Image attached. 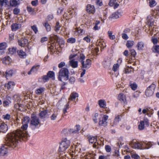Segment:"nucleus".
<instances>
[{"label": "nucleus", "mask_w": 159, "mask_h": 159, "mask_svg": "<svg viewBox=\"0 0 159 159\" xmlns=\"http://www.w3.org/2000/svg\"><path fill=\"white\" fill-rule=\"evenodd\" d=\"M19 132L15 131L7 135V139L6 140L5 144L2 145L0 148V156H4L8 152V147L14 148L17 146L18 143L16 139H15V137L20 134Z\"/></svg>", "instance_id": "nucleus-1"}, {"label": "nucleus", "mask_w": 159, "mask_h": 159, "mask_svg": "<svg viewBox=\"0 0 159 159\" xmlns=\"http://www.w3.org/2000/svg\"><path fill=\"white\" fill-rule=\"evenodd\" d=\"M30 118L29 117L26 116L24 118L22 119V125L21 126V128L23 130L19 129L16 130L14 131L10 134L12 133L15 131H16L17 132H19L20 134H18L15 137L14 139H16L18 143V141H25V139L28 137V133L26 132V130L28 127V124L30 122Z\"/></svg>", "instance_id": "nucleus-2"}, {"label": "nucleus", "mask_w": 159, "mask_h": 159, "mask_svg": "<svg viewBox=\"0 0 159 159\" xmlns=\"http://www.w3.org/2000/svg\"><path fill=\"white\" fill-rule=\"evenodd\" d=\"M30 127L33 130L39 128V125L40 124V120L37 116L34 114L31 115L30 120Z\"/></svg>", "instance_id": "nucleus-3"}, {"label": "nucleus", "mask_w": 159, "mask_h": 159, "mask_svg": "<svg viewBox=\"0 0 159 159\" xmlns=\"http://www.w3.org/2000/svg\"><path fill=\"white\" fill-rule=\"evenodd\" d=\"M58 74V79L59 81H62V78H64V80L66 81L69 79V71L67 68L65 67L61 68Z\"/></svg>", "instance_id": "nucleus-4"}, {"label": "nucleus", "mask_w": 159, "mask_h": 159, "mask_svg": "<svg viewBox=\"0 0 159 159\" xmlns=\"http://www.w3.org/2000/svg\"><path fill=\"white\" fill-rule=\"evenodd\" d=\"M70 141L65 138L62 140L60 143L59 151L63 152L65 151L70 146Z\"/></svg>", "instance_id": "nucleus-5"}, {"label": "nucleus", "mask_w": 159, "mask_h": 159, "mask_svg": "<svg viewBox=\"0 0 159 159\" xmlns=\"http://www.w3.org/2000/svg\"><path fill=\"white\" fill-rule=\"evenodd\" d=\"M156 88V85L153 83L147 87L145 92V95L147 97H151L153 95Z\"/></svg>", "instance_id": "nucleus-6"}, {"label": "nucleus", "mask_w": 159, "mask_h": 159, "mask_svg": "<svg viewBox=\"0 0 159 159\" xmlns=\"http://www.w3.org/2000/svg\"><path fill=\"white\" fill-rule=\"evenodd\" d=\"M150 124L148 119L147 118H144L142 120H140L139 124L138 125V128L140 130H142L144 128V125L146 127H148Z\"/></svg>", "instance_id": "nucleus-7"}, {"label": "nucleus", "mask_w": 159, "mask_h": 159, "mask_svg": "<svg viewBox=\"0 0 159 159\" xmlns=\"http://www.w3.org/2000/svg\"><path fill=\"white\" fill-rule=\"evenodd\" d=\"M49 39L50 41L52 43V44L49 47V48L51 49H52L54 48L55 41H56L57 42H58L59 39L57 35L54 34H51L49 37Z\"/></svg>", "instance_id": "nucleus-8"}, {"label": "nucleus", "mask_w": 159, "mask_h": 159, "mask_svg": "<svg viewBox=\"0 0 159 159\" xmlns=\"http://www.w3.org/2000/svg\"><path fill=\"white\" fill-rule=\"evenodd\" d=\"M98 104L101 108H103L105 109V113H108L110 112V110L109 108L106 107V102L105 100L103 99H100L98 101Z\"/></svg>", "instance_id": "nucleus-9"}, {"label": "nucleus", "mask_w": 159, "mask_h": 159, "mask_svg": "<svg viewBox=\"0 0 159 159\" xmlns=\"http://www.w3.org/2000/svg\"><path fill=\"white\" fill-rule=\"evenodd\" d=\"M109 116L107 115H104L102 117V119H99L98 122V125L99 126H103L104 127L106 126L107 124V121L108 119Z\"/></svg>", "instance_id": "nucleus-10"}, {"label": "nucleus", "mask_w": 159, "mask_h": 159, "mask_svg": "<svg viewBox=\"0 0 159 159\" xmlns=\"http://www.w3.org/2000/svg\"><path fill=\"white\" fill-rule=\"evenodd\" d=\"M154 20L151 16H148L147 17V24L148 27V30L150 32L152 30V31H155L154 29L152 28V26L153 25Z\"/></svg>", "instance_id": "nucleus-11"}, {"label": "nucleus", "mask_w": 159, "mask_h": 159, "mask_svg": "<svg viewBox=\"0 0 159 159\" xmlns=\"http://www.w3.org/2000/svg\"><path fill=\"white\" fill-rule=\"evenodd\" d=\"M156 144V143L152 142H147L146 141L142 142V149H149L152 146Z\"/></svg>", "instance_id": "nucleus-12"}, {"label": "nucleus", "mask_w": 159, "mask_h": 159, "mask_svg": "<svg viewBox=\"0 0 159 159\" xmlns=\"http://www.w3.org/2000/svg\"><path fill=\"white\" fill-rule=\"evenodd\" d=\"M131 147L134 149H142V142H132L129 144Z\"/></svg>", "instance_id": "nucleus-13"}, {"label": "nucleus", "mask_w": 159, "mask_h": 159, "mask_svg": "<svg viewBox=\"0 0 159 159\" xmlns=\"http://www.w3.org/2000/svg\"><path fill=\"white\" fill-rule=\"evenodd\" d=\"M18 44L19 46L21 47H27L28 45V40L25 38H21L18 40Z\"/></svg>", "instance_id": "nucleus-14"}, {"label": "nucleus", "mask_w": 159, "mask_h": 159, "mask_svg": "<svg viewBox=\"0 0 159 159\" xmlns=\"http://www.w3.org/2000/svg\"><path fill=\"white\" fill-rule=\"evenodd\" d=\"M86 10L90 14H93L95 13L96 11L94 6L91 4H88L87 5Z\"/></svg>", "instance_id": "nucleus-15"}, {"label": "nucleus", "mask_w": 159, "mask_h": 159, "mask_svg": "<svg viewBox=\"0 0 159 159\" xmlns=\"http://www.w3.org/2000/svg\"><path fill=\"white\" fill-rule=\"evenodd\" d=\"M81 63L82 68L89 69L91 66V60L90 59H88L86 60L85 63H84V61H83Z\"/></svg>", "instance_id": "nucleus-16"}, {"label": "nucleus", "mask_w": 159, "mask_h": 159, "mask_svg": "<svg viewBox=\"0 0 159 159\" xmlns=\"http://www.w3.org/2000/svg\"><path fill=\"white\" fill-rule=\"evenodd\" d=\"M48 110H44L41 111L39 114V116L41 119H44L46 118H48L49 114H48Z\"/></svg>", "instance_id": "nucleus-17"}, {"label": "nucleus", "mask_w": 159, "mask_h": 159, "mask_svg": "<svg viewBox=\"0 0 159 159\" xmlns=\"http://www.w3.org/2000/svg\"><path fill=\"white\" fill-rule=\"evenodd\" d=\"M8 129V127L7 124L4 122L0 124V132L6 133Z\"/></svg>", "instance_id": "nucleus-18"}, {"label": "nucleus", "mask_w": 159, "mask_h": 159, "mask_svg": "<svg viewBox=\"0 0 159 159\" xmlns=\"http://www.w3.org/2000/svg\"><path fill=\"white\" fill-rule=\"evenodd\" d=\"M80 129V126L79 125H76L75 126L74 129H70L68 130V132L70 134H75L78 133Z\"/></svg>", "instance_id": "nucleus-19"}, {"label": "nucleus", "mask_w": 159, "mask_h": 159, "mask_svg": "<svg viewBox=\"0 0 159 159\" xmlns=\"http://www.w3.org/2000/svg\"><path fill=\"white\" fill-rule=\"evenodd\" d=\"M21 27V25L20 23H15L12 24L11 26L12 31H15L20 29Z\"/></svg>", "instance_id": "nucleus-20"}, {"label": "nucleus", "mask_w": 159, "mask_h": 159, "mask_svg": "<svg viewBox=\"0 0 159 159\" xmlns=\"http://www.w3.org/2000/svg\"><path fill=\"white\" fill-rule=\"evenodd\" d=\"M40 66L39 65H36L34 66L31 69L30 71L28 72L29 75L31 74L32 72H36L39 69Z\"/></svg>", "instance_id": "nucleus-21"}, {"label": "nucleus", "mask_w": 159, "mask_h": 159, "mask_svg": "<svg viewBox=\"0 0 159 159\" xmlns=\"http://www.w3.org/2000/svg\"><path fill=\"white\" fill-rule=\"evenodd\" d=\"M118 99L122 103L126 104V96L123 93H121L119 94Z\"/></svg>", "instance_id": "nucleus-22"}, {"label": "nucleus", "mask_w": 159, "mask_h": 159, "mask_svg": "<svg viewBox=\"0 0 159 159\" xmlns=\"http://www.w3.org/2000/svg\"><path fill=\"white\" fill-rule=\"evenodd\" d=\"M18 55L21 58H25L27 56L26 52L22 50H18L17 51Z\"/></svg>", "instance_id": "nucleus-23"}, {"label": "nucleus", "mask_w": 159, "mask_h": 159, "mask_svg": "<svg viewBox=\"0 0 159 159\" xmlns=\"http://www.w3.org/2000/svg\"><path fill=\"white\" fill-rule=\"evenodd\" d=\"M144 44L143 42L142 41H139L137 43L136 47L138 50H142L144 47Z\"/></svg>", "instance_id": "nucleus-24"}, {"label": "nucleus", "mask_w": 159, "mask_h": 159, "mask_svg": "<svg viewBox=\"0 0 159 159\" xmlns=\"http://www.w3.org/2000/svg\"><path fill=\"white\" fill-rule=\"evenodd\" d=\"M13 70H8L5 72V76L7 79L8 78L11 77L13 74Z\"/></svg>", "instance_id": "nucleus-25"}, {"label": "nucleus", "mask_w": 159, "mask_h": 159, "mask_svg": "<svg viewBox=\"0 0 159 159\" xmlns=\"http://www.w3.org/2000/svg\"><path fill=\"white\" fill-rule=\"evenodd\" d=\"M78 97V93L76 92H73L71 93L68 99L69 100L73 101V100L75 99L76 97Z\"/></svg>", "instance_id": "nucleus-26"}, {"label": "nucleus", "mask_w": 159, "mask_h": 159, "mask_svg": "<svg viewBox=\"0 0 159 159\" xmlns=\"http://www.w3.org/2000/svg\"><path fill=\"white\" fill-rule=\"evenodd\" d=\"M120 16V13L117 11L112 13L110 17L113 19H117Z\"/></svg>", "instance_id": "nucleus-27"}, {"label": "nucleus", "mask_w": 159, "mask_h": 159, "mask_svg": "<svg viewBox=\"0 0 159 159\" xmlns=\"http://www.w3.org/2000/svg\"><path fill=\"white\" fill-rule=\"evenodd\" d=\"M20 3L17 0H10V6L16 7L19 5Z\"/></svg>", "instance_id": "nucleus-28"}, {"label": "nucleus", "mask_w": 159, "mask_h": 159, "mask_svg": "<svg viewBox=\"0 0 159 159\" xmlns=\"http://www.w3.org/2000/svg\"><path fill=\"white\" fill-rule=\"evenodd\" d=\"M88 139L89 142L91 143H95L97 141V137L96 136H89L88 137Z\"/></svg>", "instance_id": "nucleus-29"}, {"label": "nucleus", "mask_w": 159, "mask_h": 159, "mask_svg": "<svg viewBox=\"0 0 159 159\" xmlns=\"http://www.w3.org/2000/svg\"><path fill=\"white\" fill-rule=\"evenodd\" d=\"M122 117L121 115H116L114 119V124L116 125L117 124L119 121L121 120V118Z\"/></svg>", "instance_id": "nucleus-30"}, {"label": "nucleus", "mask_w": 159, "mask_h": 159, "mask_svg": "<svg viewBox=\"0 0 159 159\" xmlns=\"http://www.w3.org/2000/svg\"><path fill=\"white\" fill-rule=\"evenodd\" d=\"M61 26V24H60L59 21L57 22L54 28L55 31L56 32H58L60 30Z\"/></svg>", "instance_id": "nucleus-31"}, {"label": "nucleus", "mask_w": 159, "mask_h": 159, "mask_svg": "<svg viewBox=\"0 0 159 159\" xmlns=\"http://www.w3.org/2000/svg\"><path fill=\"white\" fill-rule=\"evenodd\" d=\"M70 66L73 68H77L78 66V63L77 61H74L72 60L70 61Z\"/></svg>", "instance_id": "nucleus-32"}, {"label": "nucleus", "mask_w": 159, "mask_h": 159, "mask_svg": "<svg viewBox=\"0 0 159 159\" xmlns=\"http://www.w3.org/2000/svg\"><path fill=\"white\" fill-rule=\"evenodd\" d=\"M43 26L45 28L47 32H49L51 30V25L47 22H45L43 23Z\"/></svg>", "instance_id": "nucleus-33"}, {"label": "nucleus", "mask_w": 159, "mask_h": 159, "mask_svg": "<svg viewBox=\"0 0 159 159\" xmlns=\"http://www.w3.org/2000/svg\"><path fill=\"white\" fill-rule=\"evenodd\" d=\"M134 42L133 40H127L126 45L128 48H131L134 45Z\"/></svg>", "instance_id": "nucleus-34"}, {"label": "nucleus", "mask_w": 159, "mask_h": 159, "mask_svg": "<svg viewBox=\"0 0 159 159\" xmlns=\"http://www.w3.org/2000/svg\"><path fill=\"white\" fill-rule=\"evenodd\" d=\"M98 113H96L92 116V119L95 123L96 124L98 122Z\"/></svg>", "instance_id": "nucleus-35"}, {"label": "nucleus", "mask_w": 159, "mask_h": 159, "mask_svg": "<svg viewBox=\"0 0 159 159\" xmlns=\"http://www.w3.org/2000/svg\"><path fill=\"white\" fill-rule=\"evenodd\" d=\"M15 85V84L14 82L10 81L8 82V83L6 84V86L7 88L9 89Z\"/></svg>", "instance_id": "nucleus-36"}, {"label": "nucleus", "mask_w": 159, "mask_h": 159, "mask_svg": "<svg viewBox=\"0 0 159 159\" xmlns=\"http://www.w3.org/2000/svg\"><path fill=\"white\" fill-rule=\"evenodd\" d=\"M159 13V6L157 7L156 9L155 10L152 12V16H155V18H157Z\"/></svg>", "instance_id": "nucleus-37"}, {"label": "nucleus", "mask_w": 159, "mask_h": 159, "mask_svg": "<svg viewBox=\"0 0 159 159\" xmlns=\"http://www.w3.org/2000/svg\"><path fill=\"white\" fill-rule=\"evenodd\" d=\"M70 101H69L68 103L64 106V108L63 109V111L64 114H66L67 112V110L69 109V103Z\"/></svg>", "instance_id": "nucleus-38"}, {"label": "nucleus", "mask_w": 159, "mask_h": 159, "mask_svg": "<svg viewBox=\"0 0 159 159\" xmlns=\"http://www.w3.org/2000/svg\"><path fill=\"white\" fill-rule=\"evenodd\" d=\"M6 47L7 45L6 43H0V50L2 51L1 52H3L6 49Z\"/></svg>", "instance_id": "nucleus-39"}, {"label": "nucleus", "mask_w": 159, "mask_h": 159, "mask_svg": "<svg viewBox=\"0 0 159 159\" xmlns=\"http://www.w3.org/2000/svg\"><path fill=\"white\" fill-rule=\"evenodd\" d=\"M152 50L154 52L159 53V45H156L153 46L152 48Z\"/></svg>", "instance_id": "nucleus-40"}, {"label": "nucleus", "mask_w": 159, "mask_h": 159, "mask_svg": "<svg viewBox=\"0 0 159 159\" xmlns=\"http://www.w3.org/2000/svg\"><path fill=\"white\" fill-rule=\"evenodd\" d=\"M149 1V6L151 7H153L155 6L157 3L155 0H148Z\"/></svg>", "instance_id": "nucleus-41"}, {"label": "nucleus", "mask_w": 159, "mask_h": 159, "mask_svg": "<svg viewBox=\"0 0 159 159\" xmlns=\"http://www.w3.org/2000/svg\"><path fill=\"white\" fill-rule=\"evenodd\" d=\"M103 64L104 67L109 66L111 64L110 60H104L103 62Z\"/></svg>", "instance_id": "nucleus-42"}, {"label": "nucleus", "mask_w": 159, "mask_h": 159, "mask_svg": "<svg viewBox=\"0 0 159 159\" xmlns=\"http://www.w3.org/2000/svg\"><path fill=\"white\" fill-rule=\"evenodd\" d=\"M16 47L9 48L8 49L9 53L11 54H13L16 52Z\"/></svg>", "instance_id": "nucleus-43"}, {"label": "nucleus", "mask_w": 159, "mask_h": 159, "mask_svg": "<svg viewBox=\"0 0 159 159\" xmlns=\"http://www.w3.org/2000/svg\"><path fill=\"white\" fill-rule=\"evenodd\" d=\"M49 78H52L55 76L54 72L52 71H49L48 72L47 74Z\"/></svg>", "instance_id": "nucleus-44"}, {"label": "nucleus", "mask_w": 159, "mask_h": 159, "mask_svg": "<svg viewBox=\"0 0 159 159\" xmlns=\"http://www.w3.org/2000/svg\"><path fill=\"white\" fill-rule=\"evenodd\" d=\"M67 42L68 43H74L76 42V39L75 38L70 37L67 40Z\"/></svg>", "instance_id": "nucleus-45"}, {"label": "nucleus", "mask_w": 159, "mask_h": 159, "mask_svg": "<svg viewBox=\"0 0 159 159\" xmlns=\"http://www.w3.org/2000/svg\"><path fill=\"white\" fill-rule=\"evenodd\" d=\"M112 32L111 31H108V36L110 39L111 40H114L115 38V36L114 35H112Z\"/></svg>", "instance_id": "nucleus-46"}, {"label": "nucleus", "mask_w": 159, "mask_h": 159, "mask_svg": "<svg viewBox=\"0 0 159 159\" xmlns=\"http://www.w3.org/2000/svg\"><path fill=\"white\" fill-rule=\"evenodd\" d=\"M130 54L131 57H133L134 58L136 55V52L134 49H132L130 50Z\"/></svg>", "instance_id": "nucleus-47"}, {"label": "nucleus", "mask_w": 159, "mask_h": 159, "mask_svg": "<svg viewBox=\"0 0 159 159\" xmlns=\"http://www.w3.org/2000/svg\"><path fill=\"white\" fill-rule=\"evenodd\" d=\"M151 41L154 44H157L158 41L159 42V37L158 38V39L157 38L152 37L151 39Z\"/></svg>", "instance_id": "nucleus-48"}, {"label": "nucleus", "mask_w": 159, "mask_h": 159, "mask_svg": "<svg viewBox=\"0 0 159 159\" xmlns=\"http://www.w3.org/2000/svg\"><path fill=\"white\" fill-rule=\"evenodd\" d=\"M42 79L44 83H45L46 82L48 81L49 80V78L47 75H43L42 76Z\"/></svg>", "instance_id": "nucleus-49"}, {"label": "nucleus", "mask_w": 159, "mask_h": 159, "mask_svg": "<svg viewBox=\"0 0 159 159\" xmlns=\"http://www.w3.org/2000/svg\"><path fill=\"white\" fill-rule=\"evenodd\" d=\"M130 87L131 88V89L133 90H136L137 88V85L136 83H133L131 84L130 85Z\"/></svg>", "instance_id": "nucleus-50"}, {"label": "nucleus", "mask_w": 159, "mask_h": 159, "mask_svg": "<svg viewBox=\"0 0 159 159\" xmlns=\"http://www.w3.org/2000/svg\"><path fill=\"white\" fill-rule=\"evenodd\" d=\"M85 59V56L83 53H81L80 55V58L79 61L82 63L83 61H84V60Z\"/></svg>", "instance_id": "nucleus-51"}, {"label": "nucleus", "mask_w": 159, "mask_h": 159, "mask_svg": "<svg viewBox=\"0 0 159 159\" xmlns=\"http://www.w3.org/2000/svg\"><path fill=\"white\" fill-rule=\"evenodd\" d=\"M11 103V102L10 101H7L5 100L3 101V106L4 107H7L9 106L10 103Z\"/></svg>", "instance_id": "nucleus-52"}, {"label": "nucleus", "mask_w": 159, "mask_h": 159, "mask_svg": "<svg viewBox=\"0 0 159 159\" xmlns=\"http://www.w3.org/2000/svg\"><path fill=\"white\" fill-rule=\"evenodd\" d=\"M44 91V88H40L36 90V93L37 94L42 93Z\"/></svg>", "instance_id": "nucleus-53"}, {"label": "nucleus", "mask_w": 159, "mask_h": 159, "mask_svg": "<svg viewBox=\"0 0 159 159\" xmlns=\"http://www.w3.org/2000/svg\"><path fill=\"white\" fill-rule=\"evenodd\" d=\"M119 67V65L118 64H114L112 68L114 72L116 71L117 70Z\"/></svg>", "instance_id": "nucleus-54"}, {"label": "nucleus", "mask_w": 159, "mask_h": 159, "mask_svg": "<svg viewBox=\"0 0 159 159\" xmlns=\"http://www.w3.org/2000/svg\"><path fill=\"white\" fill-rule=\"evenodd\" d=\"M2 116L3 119L5 120H9L11 118L10 115L8 114L3 115Z\"/></svg>", "instance_id": "nucleus-55"}, {"label": "nucleus", "mask_w": 159, "mask_h": 159, "mask_svg": "<svg viewBox=\"0 0 159 159\" xmlns=\"http://www.w3.org/2000/svg\"><path fill=\"white\" fill-rule=\"evenodd\" d=\"M105 148V149L107 152H111V146L109 145H106Z\"/></svg>", "instance_id": "nucleus-56"}, {"label": "nucleus", "mask_w": 159, "mask_h": 159, "mask_svg": "<svg viewBox=\"0 0 159 159\" xmlns=\"http://www.w3.org/2000/svg\"><path fill=\"white\" fill-rule=\"evenodd\" d=\"M27 10L29 13H30L31 12H33L34 11V9L31 7L27 6Z\"/></svg>", "instance_id": "nucleus-57"}, {"label": "nucleus", "mask_w": 159, "mask_h": 159, "mask_svg": "<svg viewBox=\"0 0 159 159\" xmlns=\"http://www.w3.org/2000/svg\"><path fill=\"white\" fill-rule=\"evenodd\" d=\"M20 9L17 8H14L13 11V14L16 15H18L20 13Z\"/></svg>", "instance_id": "nucleus-58"}, {"label": "nucleus", "mask_w": 159, "mask_h": 159, "mask_svg": "<svg viewBox=\"0 0 159 159\" xmlns=\"http://www.w3.org/2000/svg\"><path fill=\"white\" fill-rule=\"evenodd\" d=\"M116 0H110L108 4L111 7H113L116 2Z\"/></svg>", "instance_id": "nucleus-59"}, {"label": "nucleus", "mask_w": 159, "mask_h": 159, "mask_svg": "<svg viewBox=\"0 0 159 159\" xmlns=\"http://www.w3.org/2000/svg\"><path fill=\"white\" fill-rule=\"evenodd\" d=\"M31 28L35 34H36L38 32V28L35 25L32 26H31Z\"/></svg>", "instance_id": "nucleus-60"}, {"label": "nucleus", "mask_w": 159, "mask_h": 159, "mask_svg": "<svg viewBox=\"0 0 159 159\" xmlns=\"http://www.w3.org/2000/svg\"><path fill=\"white\" fill-rule=\"evenodd\" d=\"M132 71V68L127 67L125 69V74H129Z\"/></svg>", "instance_id": "nucleus-61"}, {"label": "nucleus", "mask_w": 159, "mask_h": 159, "mask_svg": "<svg viewBox=\"0 0 159 159\" xmlns=\"http://www.w3.org/2000/svg\"><path fill=\"white\" fill-rule=\"evenodd\" d=\"M69 81L70 84H73L75 82V78L73 76H71L70 78Z\"/></svg>", "instance_id": "nucleus-62"}, {"label": "nucleus", "mask_w": 159, "mask_h": 159, "mask_svg": "<svg viewBox=\"0 0 159 159\" xmlns=\"http://www.w3.org/2000/svg\"><path fill=\"white\" fill-rule=\"evenodd\" d=\"M132 158L135 159H139L140 158V156L137 154H134L132 155L131 156Z\"/></svg>", "instance_id": "nucleus-63"}, {"label": "nucleus", "mask_w": 159, "mask_h": 159, "mask_svg": "<svg viewBox=\"0 0 159 159\" xmlns=\"http://www.w3.org/2000/svg\"><path fill=\"white\" fill-rule=\"evenodd\" d=\"M122 37L125 40H127L129 38V37L127 35V34L123 33L122 34Z\"/></svg>", "instance_id": "nucleus-64"}]
</instances>
